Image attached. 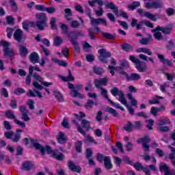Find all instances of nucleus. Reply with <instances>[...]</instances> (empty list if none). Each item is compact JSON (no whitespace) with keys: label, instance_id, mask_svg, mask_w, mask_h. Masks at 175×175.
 <instances>
[{"label":"nucleus","instance_id":"obj_1","mask_svg":"<svg viewBox=\"0 0 175 175\" xmlns=\"http://www.w3.org/2000/svg\"><path fill=\"white\" fill-rule=\"evenodd\" d=\"M23 142L25 144H29L31 147H35L36 150L40 151L42 155H44L46 152V154H49L51 157H53V158L57 159V161H62L64 158V154L58 150H53L49 146L44 148L40 144H38L36 140H34L32 138H25Z\"/></svg>","mask_w":175,"mask_h":175},{"label":"nucleus","instance_id":"obj_2","mask_svg":"<svg viewBox=\"0 0 175 175\" xmlns=\"http://www.w3.org/2000/svg\"><path fill=\"white\" fill-rule=\"evenodd\" d=\"M36 17L38 20L36 24L34 22H31L29 21H25L23 22V28L26 31L29 28V27H35L37 26L40 31H43L44 28H47L49 25L47 21H49V18L47 15L44 13H39L36 14Z\"/></svg>","mask_w":175,"mask_h":175},{"label":"nucleus","instance_id":"obj_3","mask_svg":"<svg viewBox=\"0 0 175 175\" xmlns=\"http://www.w3.org/2000/svg\"><path fill=\"white\" fill-rule=\"evenodd\" d=\"M110 92L113 96H118V100H119L122 105H124V106L126 107L130 114H133V113H135V109H133V107L129 106L128 101L125 98V94H124V92H122L121 90L118 89V88H113Z\"/></svg>","mask_w":175,"mask_h":175},{"label":"nucleus","instance_id":"obj_4","mask_svg":"<svg viewBox=\"0 0 175 175\" xmlns=\"http://www.w3.org/2000/svg\"><path fill=\"white\" fill-rule=\"evenodd\" d=\"M41 83V85L40 83H38V82ZM33 87H35V88H37V90H42L44 87H50V85H53V83L51 82H47V81H43V78H42V77H40V75H39L38 74L34 73L33 75V83H32Z\"/></svg>","mask_w":175,"mask_h":175},{"label":"nucleus","instance_id":"obj_5","mask_svg":"<svg viewBox=\"0 0 175 175\" xmlns=\"http://www.w3.org/2000/svg\"><path fill=\"white\" fill-rule=\"evenodd\" d=\"M68 88L71 90L70 95L72 98H84V94L79 93L77 91H81L84 88V86L81 84H77L74 85L72 83H68Z\"/></svg>","mask_w":175,"mask_h":175},{"label":"nucleus","instance_id":"obj_6","mask_svg":"<svg viewBox=\"0 0 175 175\" xmlns=\"http://www.w3.org/2000/svg\"><path fill=\"white\" fill-rule=\"evenodd\" d=\"M120 66L121 67H114L113 66H109L108 68L109 70V72L111 73V75L112 76H114V73H115L114 72H118V73H120V75H121V72H122V73H125V72H124V69H125V68L129 67V63L126 60H122L120 62ZM117 68H120L121 70H117Z\"/></svg>","mask_w":175,"mask_h":175},{"label":"nucleus","instance_id":"obj_7","mask_svg":"<svg viewBox=\"0 0 175 175\" xmlns=\"http://www.w3.org/2000/svg\"><path fill=\"white\" fill-rule=\"evenodd\" d=\"M0 46L3 47L5 55L7 57H13V55H14V51L13 49L10 48V43L8 41L1 40L0 42Z\"/></svg>","mask_w":175,"mask_h":175},{"label":"nucleus","instance_id":"obj_8","mask_svg":"<svg viewBox=\"0 0 175 175\" xmlns=\"http://www.w3.org/2000/svg\"><path fill=\"white\" fill-rule=\"evenodd\" d=\"M88 16L89 17L90 23L92 25H99V24H101L105 27L107 25V21H106V19L103 18H95L92 17V14L90 12H88Z\"/></svg>","mask_w":175,"mask_h":175},{"label":"nucleus","instance_id":"obj_9","mask_svg":"<svg viewBox=\"0 0 175 175\" xmlns=\"http://www.w3.org/2000/svg\"><path fill=\"white\" fill-rule=\"evenodd\" d=\"M106 8L107 9H111L112 10H114L113 13L115 16H116V17H120V16H121L122 17H123V18H128V14L122 10H116L117 8H116V5H114L113 3H107Z\"/></svg>","mask_w":175,"mask_h":175},{"label":"nucleus","instance_id":"obj_10","mask_svg":"<svg viewBox=\"0 0 175 175\" xmlns=\"http://www.w3.org/2000/svg\"><path fill=\"white\" fill-rule=\"evenodd\" d=\"M98 53L99 54V61H100V62H104V64H106V62H107V59L111 57V54L109 52L106 51V49H99Z\"/></svg>","mask_w":175,"mask_h":175},{"label":"nucleus","instance_id":"obj_11","mask_svg":"<svg viewBox=\"0 0 175 175\" xmlns=\"http://www.w3.org/2000/svg\"><path fill=\"white\" fill-rule=\"evenodd\" d=\"M146 9H161L163 8V2L161 1H156L153 2H147L144 3Z\"/></svg>","mask_w":175,"mask_h":175},{"label":"nucleus","instance_id":"obj_12","mask_svg":"<svg viewBox=\"0 0 175 175\" xmlns=\"http://www.w3.org/2000/svg\"><path fill=\"white\" fill-rule=\"evenodd\" d=\"M90 121L87 120H83L81 122V126H77V129L78 132L81 133V135H85V131L90 130Z\"/></svg>","mask_w":175,"mask_h":175},{"label":"nucleus","instance_id":"obj_13","mask_svg":"<svg viewBox=\"0 0 175 175\" xmlns=\"http://www.w3.org/2000/svg\"><path fill=\"white\" fill-rule=\"evenodd\" d=\"M116 70H121V68H117ZM119 72L120 75L127 80H140V75L139 74L133 73L129 76L126 72Z\"/></svg>","mask_w":175,"mask_h":175},{"label":"nucleus","instance_id":"obj_14","mask_svg":"<svg viewBox=\"0 0 175 175\" xmlns=\"http://www.w3.org/2000/svg\"><path fill=\"white\" fill-rule=\"evenodd\" d=\"M137 143L142 144V147L145 152H148V151H150V146L147 144L150 143V138L148 137L139 139Z\"/></svg>","mask_w":175,"mask_h":175},{"label":"nucleus","instance_id":"obj_15","mask_svg":"<svg viewBox=\"0 0 175 175\" xmlns=\"http://www.w3.org/2000/svg\"><path fill=\"white\" fill-rule=\"evenodd\" d=\"M160 172H164L165 175H175V170H169V167L165 163L160 164Z\"/></svg>","mask_w":175,"mask_h":175},{"label":"nucleus","instance_id":"obj_16","mask_svg":"<svg viewBox=\"0 0 175 175\" xmlns=\"http://www.w3.org/2000/svg\"><path fill=\"white\" fill-rule=\"evenodd\" d=\"M107 81H109V79L107 77H105L100 79H96L94 81L95 87H96V88H102V86L106 85V84H107Z\"/></svg>","mask_w":175,"mask_h":175},{"label":"nucleus","instance_id":"obj_17","mask_svg":"<svg viewBox=\"0 0 175 175\" xmlns=\"http://www.w3.org/2000/svg\"><path fill=\"white\" fill-rule=\"evenodd\" d=\"M19 110L22 114V120L25 122L29 121V118L28 116V110H27V108L24 106H21L19 108Z\"/></svg>","mask_w":175,"mask_h":175},{"label":"nucleus","instance_id":"obj_18","mask_svg":"<svg viewBox=\"0 0 175 175\" xmlns=\"http://www.w3.org/2000/svg\"><path fill=\"white\" fill-rule=\"evenodd\" d=\"M23 35L24 33L23 32V30L18 29L14 33V39L17 42H20L22 39H24L23 37Z\"/></svg>","mask_w":175,"mask_h":175},{"label":"nucleus","instance_id":"obj_19","mask_svg":"<svg viewBox=\"0 0 175 175\" xmlns=\"http://www.w3.org/2000/svg\"><path fill=\"white\" fill-rule=\"evenodd\" d=\"M21 133H23V130L21 129H17L16 131V134H13L12 142H14V143H17L21 139Z\"/></svg>","mask_w":175,"mask_h":175},{"label":"nucleus","instance_id":"obj_20","mask_svg":"<svg viewBox=\"0 0 175 175\" xmlns=\"http://www.w3.org/2000/svg\"><path fill=\"white\" fill-rule=\"evenodd\" d=\"M29 61L31 64H38V62H39V54L36 52H33L30 54Z\"/></svg>","mask_w":175,"mask_h":175},{"label":"nucleus","instance_id":"obj_21","mask_svg":"<svg viewBox=\"0 0 175 175\" xmlns=\"http://www.w3.org/2000/svg\"><path fill=\"white\" fill-rule=\"evenodd\" d=\"M135 68L138 72H146L147 70V66L143 64V62L140 60L135 64Z\"/></svg>","mask_w":175,"mask_h":175},{"label":"nucleus","instance_id":"obj_22","mask_svg":"<svg viewBox=\"0 0 175 175\" xmlns=\"http://www.w3.org/2000/svg\"><path fill=\"white\" fill-rule=\"evenodd\" d=\"M68 167L72 172H76L77 173H80L81 168L79 166L75 165L73 161H68Z\"/></svg>","mask_w":175,"mask_h":175},{"label":"nucleus","instance_id":"obj_23","mask_svg":"<svg viewBox=\"0 0 175 175\" xmlns=\"http://www.w3.org/2000/svg\"><path fill=\"white\" fill-rule=\"evenodd\" d=\"M68 140V138L66 137V135L63 132H59L57 135V141L60 144H64L65 142Z\"/></svg>","mask_w":175,"mask_h":175},{"label":"nucleus","instance_id":"obj_24","mask_svg":"<svg viewBox=\"0 0 175 175\" xmlns=\"http://www.w3.org/2000/svg\"><path fill=\"white\" fill-rule=\"evenodd\" d=\"M152 31L154 33L153 36L154 38H155V39H157V40H161L162 39L161 29H158V27H156V29L152 30Z\"/></svg>","mask_w":175,"mask_h":175},{"label":"nucleus","instance_id":"obj_25","mask_svg":"<svg viewBox=\"0 0 175 175\" xmlns=\"http://www.w3.org/2000/svg\"><path fill=\"white\" fill-rule=\"evenodd\" d=\"M136 53H143L144 54H147V55H152V51H151L150 49L144 47L137 49Z\"/></svg>","mask_w":175,"mask_h":175},{"label":"nucleus","instance_id":"obj_26","mask_svg":"<svg viewBox=\"0 0 175 175\" xmlns=\"http://www.w3.org/2000/svg\"><path fill=\"white\" fill-rule=\"evenodd\" d=\"M166 124H170V120L167 118H161L156 122V125L158 126H162V125H166Z\"/></svg>","mask_w":175,"mask_h":175},{"label":"nucleus","instance_id":"obj_27","mask_svg":"<svg viewBox=\"0 0 175 175\" xmlns=\"http://www.w3.org/2000/svg\"><path fill=\"white\" fill-rule=\"evenodd\" d=\"M127 98L130 101L131 106H137L139 102L137 101V100H136V98H135V97H133V95L129 93L127 94Z\"/></svg>","mask_w":175,"mask_h":175},{"label":"nucleus","instance_id":"obj_28","mask_svg":"<svg viewBox=\"0 0 175 175\" xmlns=\"http://www.w3.org/2000/svg\"><path fill=\"white\" fill-rule=\"evenodd\" d=\"M88 3L90 6H92V8L95 6V3H97L100 8V6H103L105 2H103L102 0H89Z\"/></svg>","mask_w":175,"mask_h":175},{"label":"nucleus","instance_id":"obj_29","mask_svg":"<svg viewBox=\"0 0 175 175\" xmlns=\"http://www.w3.org/2000/svg\"><path fill=\"white\" fill-rule=\"evenodd\" d=\"M104 165L106 169H111L113 167V164L110 160V157H105L104 160Z\"/></svg>","mask_w":175,"mask_h":175},{"label":"nucleus","instance_id":"obj_30","mask_svg":"<svg viewBox=\"0 0 175 175\" xmlns=\"http://www.w3.org/2000/svg\"><path fill=\"white\" fill-rule=\"evenodd\" d=\"M33 70H36L37 72H42V70H40L38 66H30L29 68V75L32 76V77H33V75H35V73H33Z\"/></svg>","mask_w":175,"mask_h":175},{"label":"nucleus","instance_id":"obj_31","mask_svg":"<svg viewBox=\"0 0 175 175\" xmlns=\"http://www.w3.org/2000/svg\"><path fill=\"white\" fill-rule=\"evenodd\" d=\"M28 96H38V98H43V96L38 91H33L32 90H29L27 93Z\"/></svg>","mask_w":175,"mask_h":175},{"label":"nucleus","instance_id":"obj_32","mask_svg":"<svg viewBox=\"0 0 175 175\" xmlns=\"http://www.w3.org/2000/svg\"><path fill=\"white\" fill-rule=\"evenodd\" d=\"M53 94L59 102H64V96L61 92H58L57 90H53Z\"/></svg>","mask_w":175,"mask_h":175},{"label":"nucleus","instance_id":"obj_33","mask_svg":"<svg viewBox=\"0 0 175 175\" xmlns=\"http://www.w3.org/2000/svg\"><path fill=\"white\" fill-rule=\"evenodd\" d=\"M150 170H153L154 172L157 171V167L155 165H150L144 168V173L147 174L148 175L151 173Z\"/></svg>","mask_w":175,"mask_h":175},{"label":"nucleus","instance_id":"obj_34","mask_svg":"<svg viewBox=\"0 0 175 175\" xmlns=\"http://www.w3.org/2000/svg\"><path fill=\"white\" fill-rule=\"evenodd\" d=\"M144 17H146L152 21H155L157 20V16L154 14H151L150 12H146L144 14Z\"/></svg>","mask_w":175,"mask_h":175},{"label":"nucleus","instance_id":"obj_35","mask_svg":"<svg viewBox=\"0 0 175 175\" xmlns=\"http://www.w3.org/2000/svg\"><path fill=\"white\" fill-rule=\"evenodd\" d=\"M143 23L139 22L137 23V20L133 18L131 21V27H136L137 29H141Z\"/></svg>","mask_w":175,"mask_h":175},{"label":"nucleus","instance_id":"obj_36","mask_svg":"<svg viewBox=\"0 0 175 175\" xmlns=\"http://www.w3.org/2000/svg\"><path fill=\"white\" fill-rule=\"evenodd\" d=\"M49 24L52 29H57V18L54 16L51 17L49 21Z\"/></svg>","mask_w":175,"mask_h":175},{"label":"nucleus","instance_id":"obj_37","mask_svg":"<svg viewBox=\"0 0 175 175\" xmlns=\"http://www.w3.org/2000/svg\"><path fill=\"white\" fill-rule=\"evenodd\" d=\"M33 167V163L31 161H26L23 165V169L24 170H29V169H32Z\"/></svg>","mask_w":175,"mask_h":175},{"label":"nucleus","instance_id":"obj_38","mask_svg":"<svg viewBox=\"0 0 175 175\" xmlns=\"http://www.w3.org/2000/svg\"><path fill=\"white\" fill-rule=\"evenodd\" d=\"M59 78L62 80H63V81H73V80H75V78L73 77V76H72V73L70 72V71H68V77L60 76Z\"/></svg>","mask_w":175,"mask_h":175},{"label":"nucleus","instance_id":"obj_39","mask_svg":"<svg viewBox=\"0 0 175 175\" xmlns=\"http://www.w3.org/2000/svg\"><path fill=\"white\" fill-rule=\"evenodd\" d=\"M139 58H140V59H142L143 61H146V62L150 61V62L154 64V59L152 57H149L148 56H147L146 55L139 54Z\"/></svg>","mask_w":175,"mask_h":175},{"label":"nucleus","instance_id":"obj_40","mask_svg":"<svg viewBox=\"0 0 175 175\" xmlns=\"http://www.w3.org/2000/svg\"><path fill=\"white\" fill-rule=\"evenodd\" d=\"M65 12V17L68 21H70L72 20V10L69 8H66L64 10Z\"/></svg>","mask_w":175,"mask_h":175},{"label":"nucleus","instance_id":"obj_41","mask_svg":"<svg viewBox=\"0 0 175 175\" xmlns=\"http://www.w3.org/2000/svg\"><path fill=\"white\" fill-rule=\"evenodd\" d=\"M14 124H16V125H18V126H20V128L24 129L26 128V125H25V122L18 120L17 118L14 119Z\"/></svg>","mask_w":175,"mask_h":175},{"label":"nucleus","instance_id":"obj_42","mask_svg":"<svg viewBox=\"0 0 175 175\" xmlns=\"http://www.w3.org/2000/svg\"><path fill=\"white\" fill-rule=\"evenodd\" d=\"M19 51H20L21 55L23 57H25V55H27V54H28V50L23 45L19 46Z\"/></svg>","mask_w":175,"mask_h":175},{"label":"nucleus","instance_id":"obj_43","mask_svg":"<svg viewBox=\"0 0 175 175\" xmlns=\"http://www.w3.org/2000/svg\"><path fill=\"white\" fill-rule=\"evenodd\" d=\"M159 99H163V97L156 96L152 100H149V103L150 105H157V103H159Z\"/></svg>","mask_w":175,"mask_h":175},{"label":"nucleus","instance_id":"obj_44","mask_svg":"<svg viewBox=\"0 0 175 175\" xmlns=\"http://www.w3.org/2000/svg\"><path fill=\"white\" fill-rule=\"evenodd\" d=\"M139 6H140V2L135 1L132 4H129L128 8L129 10H135V9H136V8H139Z\"/></svg>","mask_w":175,"mask_h":175},{"label":"nucleus","instance_id":"obj_45","mask_svg":"<svg viewBox=\"0 0 175 175\" xmlns=\"http://www.w3.org/2000/svg\"><path fill=\"white\" fill-rule=\"evenodd\" d=\"M5 116L9 118L10 120H16L17 117H16V115H14V113L12 111H8L5 112Z\"/></svg>","mask_w":175,"mask_h":175},{"label":"nucleus","instance_id":"obj_46","mask_svg":"<svg viewBox=\"0 0 175 175\" xmlns=\"http://www.w3.org/2000/svg\"><path fill=\"white\" fill-rule=\"evenodd\" d=\"M106 111L107 113H110V114H112L113 117H118V113H117V111L113 108L110 107H107L106 108Z\"/></svg>","mask_w":175,"mask_h":175},{"label":"nucleus","instance_id":"obj_47","mask_svg":"<svg viewBox=\"0 0 175 175\" xmlns=\"http://www.w3.org/2000/svg\"><path fill=\"white\" fill-rule=\"evenodd\" d=\"M94 12L97 17H102L104 13L103 8H102V7H99L98 10H94Z\"/></svg>","mask_w":175,"mask_h":175},{"label":"nucleus","instance_id":"obj_48","mask_svg":"<svg viewBox=\"0 0 175 175\" xmlns=\"http://www.w3.org/2000/svg\"><path fill=\"white\" fill-rule=\"evenodd\" d=\"M146 122V128H148V129H149L150 131L152 130V126L155 124V122L153 120L150 119L147 120Z\"/></svg>","mask_w":175,"mask_h":175},{"label":"nucleus","instance_id":"obj_49","mask_svg":"<svg viewBox=\"0 0 175 175\" xmlns=\"http://www.w3.org/2000/svg\"><path fill=\"white\" fill-rule=\"evenodd\" d=\"M85 143H94V144H96L97 142L95 140V139H94V137L90 136V135H86L85 136Z\"/></svg>","mask_w":175,"mask_h":175},{"label":"nucleus","instance_id":"obj_50","mask_svg":"<svg viewBox=\"0 0 175 175\" xmlns=\"http://www.w3.org/2000/svg\"><path fill=\"white\" fill-rule=\"evenodd\" d=\"M157 29H160L163 33H170V31H172V28L170 27H157Z\"/></svg>","mask_w":175,"mask_h":175},{"label":"nucleus","instance_id":"obj_51","mask_svg":"<svg viewBox=\"0 0 175 175\" xmlns=\"http://www.w3.org/2000/svg\"><path fill=\"white\" fill-rule=\"evenodd\" d=\"M108 101L109 102V103H111V105H112V106H114L116 109H120V110H121L122 111H124V107H121V105L119 103H113L110 99H108Z\"/></svg>","mask_w":175,"mask_h":175},{"label":"nucleus","instance_id":"obj_52","mask_svg":"<svg viewBox=\"0 0 175 175\" xmlns=\"http://www.w3.org/2000/svg\"><path fill=\"white\" fill-rule=\"evenodd\" d=\"M159 111V108L157 107H152L150 111V114L152 116H158V112Z\"/></svg>","mask_w":175,"mask_h":175},{"label":"nucleus","instance_id":"obj_53","mask_svg":"<svg viewBox=\"0 0 175 175\" xmlns=\"http://www.w3.org/2000/svg\"><path fill=\"white\" fill-rule=\"evenodd\" d=\"M0 94L4 98H9V93L8 92V90H6V88H1Z\"/></svg>","mask_w":175,"mask_h":175},{"label":"nucleus","instance_id":"obj_54","mask_svg":"<svg viewBox=\"0 0 175 175\" xmlns=\"http://www.w3.org/2000/svg\"><path fill=\"white\" fill-rule=\"evenodd\" d=\"M171 153L169 154V159H175V148L170 147Z\"/></svg>","mask_w":175,"mask_h":175},{"label":"nucleus","instance_id":"obj_55","mask_svg":"<svg viewBox=\"0 0 175 175\" xmlns=\"http://www.w3.org/2000/svg\"><path fill=\"white\" fill-rule=\"evenodd\" d=\"M122 49L124 50V51H132L133 50V48L132 46H131L129 44H124L122 45Z\"/></svg>","mask_w":175,"mask_h":175},{"label":"nucleus","instance_id":"obj_56","mask_svg":"<svg viewBox=\"0 0 175 175\" xmlns=\"http://www.w3.org/2000/svg\"><path fill=\"white\" fill-rule=\"evenodd\" d=\"M155 152L156 154H157V155H159L160 158H162V157H165V152H163V150H162V149L161 148H156Z\"/></svg>","mask_w":175,"mask_h":175},{"label":"nucleus","instance_id":"obj_57","mask_svg":"<svg viewBox=\"0 0 175 175\" xmlns=\"http://www.w3.org/2000/svg\"><path fill=\"white\" fill-rule=\"evenodd\" d=\"M6 21L10 25H13L14 24V18L12 16H8L6 17Z\"/></svg>","mask_w":175,"mask_h":175},{"label":"nucleus","instance_id":"obj_58","mask_svg":"<svg viewBox=\"0 0 175 175\" xmlns=\"http://www.w3.org/2000/svg\"><path fill=\"white\" fill-rule=\"evenodd\" d=\"M45 12H46V13H49V14H53V13H55L56 9L54 7H46Z\"/></svg>","mask_w":175,"mask_h":175},{"label":"nucleus","instance_id":"obj_59","mask_svg":"<svg viewBox=\"0 0 175 175\" xmlns=\"http://www.w3.org/2000/svg\"><path fill=\"white\" fill-rule=\"evenodd\" d=\"M6 32H7V37L8 38V39H11L12 36H13V29L10 27H8L6 29Z\"/></svg>","mask_w":175,"mask_h":175},{"label":"nucleus","instance_id":"obj_60","mask_svg":"<svg viewBox=\"0 0 175 175\" xmlns=\"http://www.w3.org/2000/svg\"><path fill=\"white\" fill-rule=\"evenodd\" d=\"M133 128V124H132V123L131 122H128L124 127V129H125V131H126L127 132H129L131 131H132V129Z\"/></svg>","mask_w":175,"mask_h":175},{"label":"nucleus","instance_id":"obj_61","mask_svg":"<svg viewBox=\"0 0 175 175\" xmlns=\"http://www.w3.org/2000/svg\"><path fill=\"white\" fill-rule=\"evenodd\" d=\"M10 5H11L14 12H17V5L16 4V1H14V0H10Z\"/></svg>","mask_w":175,"mask_h":175},{"label":"nucleus","instance_id":"obj_62","mask_svg":"<svg viewBox=\"0 0 175 175\" xmlns=\"http://www.w3.org/2000/svg\"><path fill=\"white\" fill-rule=\"evenodd\" d=\"M36 10H38L40 12H46V6L43 5H36L35 6Z\"/></svg>","mask_w":175,"mask_h":175},{"label":"nucleus","instance_id":"obj_63","mask_svg":"<svg viewBox=\"0 0 175 175\" xmlns=\"http://www.w3.org/2000/svg\"><path fill=\"white\" fill-rule=\"evenodd\" d=\"M13 131H7L4 133V136H5L7 139H10V140L13 139Z\"/></svg>","mask_w":175,"mask_h":175},{"label":"nucleus","instance_id":"obj_64","mask_svg":"<svg viewBox=\"0 0 175 175\" xmlns=\"http://www.w3.org/2000/svg\"><path fill=\"white\" fill-rule=\"evenodd\" d=\"M62 43V38L60 37H55L54 39V44L55 46H59Z\"/></svg>","mask_w":175,"mask_h":175}]
</instances>
